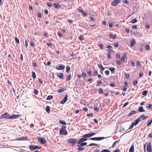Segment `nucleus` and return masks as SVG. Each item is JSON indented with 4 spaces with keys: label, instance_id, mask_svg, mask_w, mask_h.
<instances>
[{
    "label": "nucleus",
    "instance_id": "obj_1",
    "mask_svg": "<svg viewBox=\"0 0 152 152\" xmlns=\"http://www.w3.org/2000/svg\"><path fill=\"white\" fill-rule=\"evenodd\" d=\"M66 127L65 126H63L60 129L59 133L60 135H66L68 134V132L66 129Z\"/></svg>",
    "mask_w": 152,
    "mask_h": 152
},
{
    "label": "nucleus",
    "instance_id": "obj_2",
    "mask_svg": "<svg viewBox=\"0 0 152 152\" xmlns=\"http://www.w3.org/2000/svg\"><path fill=\"white\" fill-rule=\"evenodd\" d=\"M67 141L69 143H72L73 146H75L76 143H78L77 140L75 139H69Z\"/></svg>",
    "mask_w": 152,
    "mask_h": 152
},
{
    "label": "nucleus",
    "instance_id": "obj_3",
    "mask_svg": "<svg viewBox=\"0 0 152 152\" xmlns=\"http://www.w3.org/2000/svg\"><path fill=\"white\" fill-rule=\"evenodd\" d=\"M38 142L41 144H44L47 142V141L45 140V139L41 137H38L37 138Z\"/></svg>",
    "mask_w": 152,
    "mask_h": 152
},
{
    "label": "nucleus",
    "instance_id": "obj_4",
    "mask_svg": "<svg viewBox=\"0 0 152 152\" xmlns=\"http://www.w3.org/2000/svg\"><path fill=\"white\" fill-rule=\"evenodd\" d=\"M96 133H95L91 132L89 133L86 134L84 135L83 137L87 138H90L93 135H95Z\"/></svg>",
    "mask_w": 152,
    "mask_h": 152
},
{
    "label": "nucleus",
    "instance_id": "obj_5",
    "mask_svg": "<svg viewBox=\"0 0 152 152\" xmlns=\"http://www.w3.org/2000/svg\"><path fill=\"white\" fill-rule=\"evenodd\" d=\"M10 115L7 113H6L2 114L1 116V118H4L5 119H9Z\"/></svg>",
    "mask_w": 152,
    "mask_h": 152
},
{
    "label": "nucleus",
    "instance_id": "obj_6",
    "mask_svg": "<svg viewBox=\"0 0 152 152\" xmlns=\"http://www.w3.org/2000/svg\"><path fill=\"white\" fill-rule=\"evenodd\" d=\"M29 147L30 150L31 151H33L34 150L36 149H39L41 148L40 147H39L36 145L33 146L32 145H31L29 146Z\"/></svg>",
    "mask_w": 152,
    "mask_h": 152
},
{
    "label": "nucleus",
    "instance_id": "obj_7",
    "mask_svg": "<svg viewBox=\"0 0 152 152\" xmlns=\"http://www.w3.org/2000/svg\"><path fill=\"white\" fill-rule=\"evenodd\" d=\"M105 137H93L92 138L90 139L91 140H96V141H98V140H102L104 139H105Z\"/></svg>",
    "mask_w": 152,
    "mask_h": 152
},
{
    "label": "nucleus",
    "instance_id": "obj_8",
    "mask_svg": "<svg viewBox=\"0 0 152 152\" xmlns=\"http://www.w3.org/2000/svg\"><path fill=\"white\" fill-rule=\"evenodd\" d=\"M147 148L148 152H152V150L151 149V145L150 142H149L148 143Z\"/></svg>",
    "mask_w": 152,
    "mask_h": 152
},
{
    "label": "nucleus",
    "instance_id": "obj_9",
    "mask_svg": "<svg viewBox=\"0 0 152 152\" xmlns=\"http://www.w3.org/2000/svg\"><path fill=\"white\" fill-rule=\"evenodd\" d=\"M20 115H15L13 114L12 115L9 116V118L10 119H13L15 118H19L20 116Z\"/></svg>",
    "mask_w": 152,
    "mask_h": 152
},
{
    "label": "nucleus",
    "instance_id": "obj_10",
    "mask_svg": "<svg viewBox=\"0 0 152 152\" xmlns=\"http://www.w3.org/2000/svg\"><path fill=\"white\" fill-rule=\"evenodd\" d=\"M120 2V0H114L111 3V4L113 6H115Z\"/></svg>",
    "mask_w": 152,
    "mask_h": 152
},
{
    "label": "nucleus",
    "instance_id": "obj_11",
    "mask_svg": "<svg viewBox=\"0 0 152 152\" xmlns=\"http://www.w3.org/2000/svg\"><path fill=\"white\" fill-rule=\"evenodd\" d=\"M68 95H66L65 96L64 98V99L61 102V103L62 104H64L66 102L68 99Z\"/></svg>",
    "mask_w": 152,
    "mask_h": 152
},
{
    "label": "nucleus",
    "instance_id": "obj_12",
    "mask_svg": "<svg viewBox=\"0 0 152 152\" xmlns=\"http://www.w3.org/2000/svg\"><path fill=\"white\" fill-rule=\"evenodd\" d=\"M16 140H27L28 138L26 137H21L18 138Z\"/></svg>",
    "mask_w": 152,
    "mask_h": 152
},
{
    "label": "nucleus",
    "instance_id": "obj_13",
    "mask_svg": "<svg viewBox=\"0 0 152 152\" xmlns=\"http://www.w3.org/2000/svg\"><path fill=\"white\" fill-rule=\"evenodd\" d=\"M65 68V67L64 65H60L59 66L56 67V69L58 70L64 69Z\"/></svg>",
    "mask_w": 152,
    "mask_h": 152
},
{
    "label": "nucleus",
    "instance_id": "obj_14",
    "mask_svg": "<svg viewBox=\"0 0 152 152\" xmlns=\"http://www.w3.org/2000/svg\"><path fill=\"white\" fill-rule=\"evenodd\" d=\"M88 140L87 138H86V137H83L80 139L79 140V143L80 144L81 142H83L86 141Z\"/></svg>",
    "mask_w": 152,
    "mask_h": 152
},
{
    "label": "nucleus",
    "instance_id": "obj_15",
    "mask_svg": "<svg viewBox=\"0 0 152 152\" xmlns=\"http://www.w3.org/2000/svg\"><path fill=\"white\" fill-rule=\"evenodd\" d=\"M126 58L127 55L126 53H124L123 54V56L121 58V61L122 62H124L125 61V58Z\"/></svg>",
    "mask_w": 152,
    "mask_h": 152
},
{
    "label": "nucleus",
    "instance_id": "obj_16",
    "mask_svg": "<svg viewBox=\"0 0 152 152\" xmlns=\"http://www.w3.org/2000/svg\"><path fill=\"white\" fill-rule=\"evenodd\" d=\"M87 143L86 142H81V143L79 144V142L77 143V144L78 145V147H81L83 146L86 145H87Z\"/></svg>",
    "mask_w": 152,
    "mask_h": 152
},
{
    "label": "nucleus",
    "instance_id": "obj_17",
    "mask_svg": "<svg viewBox=\"0 0 152 152\" xmlns=\"http://www.w3.org/2000/svg\"><path fill=\"white\" fill-rule=\"evenodd\" d=\"M57 75L60 79H63L64 78V74L63 73L57 74Z\"/></svg>",
    "mask_w": 152,
    "mask_h": 152
},
{
    "label": "nucleus",
    "instance_id": "obj_18",
    "mask_svg": "<svg viewBox=\"0 0 152 152\" xmlns=\"http://www.w3.org/2000/svg\"><path fill=\"white\" fill-rule=\"evenodd\" d=\"M140 119L139 118L137 119L135 121L134 123H133L134 126H135L137 125L140 121Z\"/></svg>",
    "mask_w": 152,
    "mask_h": 152
},
{
    "label": "nucleus",
    "instance_id": "obj_19",
    "mask_svg": "<svg viewBox=\"0 0 152 152\" xmlns=\"http://www.w3.org/2000/svg\"><path fill=\"white\" fill-rule=\"evenodd\" d=\"M109 36L111 38H112L113 39L115 38L116 37V35L115 34H113L112 33H110L109 34Z\"/></svg>",
    "mask_w": 152,
    "mask_h": 152
},
{
    "label": "nucleus",
    "instance_id": "obj_20",
    "mask_svg": "<svg viewBox=\"0 0 152 152\" xmlns=\"http://www.w3.org/2000/svg\"><path fill=\"white\" fill-rule=\"evenodd\" d=\"M137 111L135 110H133L131 111L130 113L129 114V116H130L134 114L137 113Z\"/></svg>",
    "mask_w": 152,
    "mask_h": 152
},
{
    "label": "nucleus",
    "instance_id": "obj_21",
    "mask_svg": "<svg viewBox=\"0 0 152 152\" xmlns=\"http://www.w3.org/2000/svg\"><path fill=\"white\" fill-rule=\"evenodd\" d=\"M135 43V41L134 39H132L130 42V45L132 47L134 46V43Z\"/></svg>",
    "mask_w": 152,
    "mask_h": 152
},
{
    "label": "nucleus",
    "instance_id": "obj_22",
    "mask_svg": "<svg viewBox=\"0 0 152 152\" xmlns=\"http://www.w3.org/2000/svg\"><path fill=\"white\" fill-rule=\"evenodd\" d=\"M138 111L140 112H145V110L144 109L143 107L141 106L139 107Z\"/></svg>",
    "mask_w": 152,
    "mask_h": 152
},
{
    "label": "nucleus",
    "instance_id": "obj_23",
    "mask_svg": "<svg viewBox=\"0 0 152 152\" xmlns=\"http://www.w3.org/2000/svg\"><path fill=\"white\" fill-rule=\"evenodd\" d=\"M147 118H149V116H145L144 115H141L140 118V119L141 118L143 120H144L146 119Z\"/></svg>",
    "mask_w": 152,
    "mask_h": 152
},
{
    "label": "nucleus",
    "instance_id": "obj_24",
    "mask_svg": "<svg viewBox=\"0 0 152 152\" xmlns=\"http://www.w3.org/2000/svg\"><path fill=\"white\" fill-rule=\"evenodd\" d=\"M134 145H132L129 149V152H134Z\"/></svg>",
    "mask_w": 152,
    "mask_h": 152
},
{
    "label": "nucleus",
    "instance_id": "obj_25",
    "mask_svg": "<svg viewBox=\"0 0 152 152\" xmlns=\"http://www.w3.org/2000/svg\"><path fill=\"white\" fill-rule=\"evenodd\" d=\"M46 110L48 113H50V110L49 106H47L46 107Z\"/></svg>",
    "mask_w": 152,
    "mask_h": 152
},
{
    "label": "nucleus",
    "instance_id": "obj_26",
    "mask_svg": "<svg viewBox=\"0 0 152 152\" xmlns=\"http://www.w3.org/2000/svg\"><path fill=\"white\" fill-rule=\"evenodd\" d=\"M71 78V75L70 74L66 77L67 81L70 80Z\"/></svg>",
    "mask_w": 152,
    "mask_h": 152
},
{
    "label": "nucleus",
    "instance_id": "obj_27",
    "mask_svg": "<svg viewBox=\"0 0 152 152\" xmlns=\"http://www.w3.org/2000/svg\"><path fill=\"white\" fill-rule=\"evenodd\" d=\"M66 90V89H65L64 88L60 89L58 90V92L59 93H61V92L64 91Z\"/></svg>",
    "mask_w": 152,
    "mask_h": 152
},
{
    "label": "nucleus",
    "instance_id": "obj_28",
    "mask_svg": "<svg viewBox=\"0 0 152 152\" xmlns=\"http://www.w3.org/2000/svg\"><path fill=\"white\" fill-rule=\"evenodd\" d=\"M59 122L61 124L63 125H66V122L65 121L63 120H60L59 121Z\"/></svg>",
    "mask_w": 152,
    "mask_h": 152
},
{
    "label": "nucleus",
    "instance_id": "obj_29",
    "mask_svg": "<svg viewBox=\"0 0 152 152\" xmlns=\"http://www.w3.org/2000/svg\"><path fill=\"white\" fill-rule=\"evenodd\" d=\"M148 93V91H144L142 92V94L143 95L146 96L147 95Z\"/></svg>",
    "mask_w": 152,
    "mask_h": 152
},
{
    "label": "nucleus",
    "instance_id": "obj_30",
    "mask_svg": "<svg viewBox=\"0 0 152 152\" xmlns=\"http://www.w3.org/2000/svg\"><path fill=\"white\" fill-rule=\"evenodd\" d=\"M98 66L99 68H100L102 71L104 70V68L103 66L102 65L99 64L98 65Z\"/></svg>",
    "mask_w": 152,
    "mask_h": 152
},
{
    "label": "nucleus",
    "instance_id": "obj_31",
    "mask_svg": "<svg viewBox=\"0 0 152 152\" xmlns=\"http://www.w3.org/2000/svg\"><path fill=\"white\" fill-rule=\"evenodd\" d=\"M54 6L56 8H58L60 7V5L58 4H54Z\"/></svg>",
    "mask_w": 152,
    "mask_h": 152
},
{
    "label": "nucleus",
    "instance_id": "obj_32",
    "mask_svg": "<svg viewBox=\"0 0 152 152\" xmlns=\"http://www.w3.org/2000/svg\"><path fill=\"white\" fill-rule=\"evenodd\" d=\"M87 76L85 72H83L82 73V76L83 78H86Z\"/></svg>",
    "mask_w": 152,
    "mask_h": 152
},
{
    "label": "nucleus",
    "instance_id": "obj_33",
    "mask_svg": "<svg viewBox=\"0 0 152 152\" xmlns=\"http://www.w3.org/2000/svg\"><path fill=\"white\" fill-rule=\"evenodd\" d=\"M137 20L136 19H134L131 21V23H135L137 22Z\"/></svg>",
    "mask_w": 152,
    "mask_h": 152
},
{
    "label": "nucleus",
    "instance_id": "obj_34",
    "mask_svg": "<svg viewBox=\"0 0 152 152\" xmlns=\"http://www.w3.org/2000/svg\"><path fill=\"white\" fill-rule=\"evenodd\" d=\"M53 96L51 95H49L47 97L46 99L48 100H50L52 98Z\"/></svg>",
    "mask_w": 152,
    "mask_h": 152
},
{
    "label": "nucleus",
    "instance_id": "obj_35",
    "mask_svg": "<svg viewBox=\"0 0 152 152\" xmlns=\"http://www.w3.org/2000/svg\"><path fill=\"white\" fill-rule=\"evenodd\" d=\"M70 67L69 66H66V72H68L70 70Z\"/></svg>",
    "mask_w": 152,
    "mask_h": 152
},
{
    "label": "nucleus",
    "instance_id": "obj_36",
    "mask_svg": "<svg viewBox=\"0 0 152 152\" xmlns=\"http://www.w3.org/2000/svg\"><path fill=\"white\" fill-rule=\"evenodd\" d=\"M32 76L34 79L36 77V75L34 72H32Z\"/></svg>",
    "mask_w": 152,
    "mask_h": 152
},
{
    "label": "nucleus",
    "instance_id": "obj_37",
    "mask_svg": "<svg viewBox=\"0 0 152 152\" xmlns=\"http://www.w3.org/2000/svg\"><path fill=\"white\" fill-rule=\"evenodd\" d=\"M150 45H147L145 46V48L146 49L148 50H150Z\"/></svg>",
    "mask_w": 152,
    "mask_h": 152
},
{
    "label": "nucleus",
    "instance_id": "obj_38",
    "mask_svg": "<svg viewBox=\"0 0 152 152\" xmlns=\"http://www.w3.org/2000/svg\"><path fill=\"white\" fill-rule=\"evenodd\" d=\"M109 69L112 72H114V71L115 70V68H110Z\"/></svg>",
    "mask_w": 152,
    "mask_h": 152
},
{
    "label": "nucleus",
    "instance_id": "obj_39",
    "mask_svg": "<svg viewBox=\"0 0 152 152\" xmlns=\"http://www.w3.org/2000/svg\"><path fill=\"white\" fill-rule=\"evenodd\" d=\"M79 39L81 40H83L84 39V37L82 36H80L79 37Z\"/></svg>",
    "mask_w": 152,
    "mask_h": 152
},
{
    "label": "nucleus",
    "instance_id": "obj_40",
    "mask_svg": "<svg viewBox=\"0 0 152 152\" xmlns=\"http://www.w3.org/2000/svg\"><path fill=\"white\" fill-rule=\"evenodd\" d=\"M152 107V104H148L147 105L146 107L148 108H150Z\"/></svg>",
    "mask_w": 152,
    "mask_h": 152
},
{
    "label": "nucleus",
    "instance_id": "obj_41",
    "mask_svg": "<svg viewBox=\"0 0 152 152\" xmlns=\"http://www.w3.org/2000/svg\"><path fill=\"white\" fill-rule=\"evenodd\" d=\"M152 123V119H151L149 122H148L147 124V125L148 126H149Z\"/></svg>",
    "mask_w": 152,
    "mask_h": 152
},
{
    "label": "nucleus",
    "instance_id": "obj_42",
    "mask_svg": "<svg viewBox=\"0 0 152 152\" xmlns=\"http://www.w3.org/2000/svg\"><path fill=\"white\" fill-rule=\"evenodd\" d=\"M85 149L84 148H80L79 147L78 148V150L79 151H82L83 150H84Z\"/></svg>",
    "mask_w": 152,
    "mask_h": 152
},
{
    "label": "nucleus",
    "instance_id": "obj_43",
    "mask_svg": "<svg viewBox=\"0 0 152 152\" xmlns=\"http://www.w3.org/2000/svg\"><path fill=\"white\" fill-rule=\"evenodd\" d=\"M47 5L49 7H51L53 6V5L51 3L49 2L47 3Z\"/></svg>",
    "mask_w": 152,
    "mask_h": 152
},
{
    "label": "nucleus",
    "instance_id": "obj_44",
    "mask_svg": "<svg viewBox=\"0 0 152 152\" xmlns=\"http://www.w3.org/2000/svg\"><path fill=\"white\" fill-rule=\"evenodd\" d=\"M117 142H118V141H116L113 143V145H112L113 147H114L116 145V144L117 143Z\"/></svg>",
    "mask_w": 152,
    "mask_h": 152
},
{
    "label": "nucleus",
    "instance_id": "obj_45",
    "mask_svg": "<svg viewBox=\"0 0 152 152\" xmlns=\"http://www.w3.org/2000/svg\"><path fill=\"white\" fill-rule=\"evenodd\" d=\"M101 152H110V151L107 149H104L102 150Z\"/></svg>",
    "mask_w": 152,
    "mask_h": 152
},
{
    "label": "nucleus",
    "instance_id": "obj_46",
    "mask_svg": "<svg viewBox=\"0 0 152 152\" xmlns=\"http://www.w3.org/2000/svg\"><path fill=\"white\" fill-rule=\"evenodd\" d=\"M98 145L97 144H95V143H91L90 144H89L88 146H93V145Z\"/></svg>",
    "mask_w": 152,
    "mask_h": 152
},
{
    "label": "nucleus",
    "instance_id": "obj_47",
    "mask_svg": "<svg viewBox=\"0 0 152 152\" xmlns=\"http://www.w3.org/2000/svg\"><path fill=\"white\" fill-rule=\"evenodd\" d=\"M83 110L85 112H87L88 110V108L86 107H83Z\"/></svg>",
    "mask_w": 152,
    "mask_h": 152
},
{
    "label": "nucleus",
    "instance_id": "obj_48",
    "mask_svg": "<svg viewBox=\"0 0 152 152\" xmlns=\"http://www.w3.org/2000/svg\"><path fill=\"white\" fill-rule=\"evenodd\" d=\"M125 75L126 76V78L128 79L129 77V75L127 73H125Z\"/></svg>",
    "mask_w": 152,
    "mask_h": 152
},
{
    "label": "nucleus",
    "instance_id": "obj_49",
    "mask_svg": "<svg viewBox=\"0 0 152 152\" xmlns=\"http://www.w3.org/2000/svg\"><path fill=\"white\" fill-rule=\"evenodd\" d=\"M15 41L17 43H18V44L19 43V40L16 37L15 38Z\"/></svg>",
    "mask_w": 152,
    "mask_h": 152
},
{
    "label": "nucleus",
    "instance_id": "obj_50",
    "mask_svg": "<svg viewBox=\"0 0 152 152\" xmlns=\"http://www.w3.org/2000/svg\"><path fill=\"white\" fill-rule=\"evenodd\" d=\"M107 56L108 58L109 59L111 58V54L109 53H108L107 54Z\"/></svg>",
    "mask_w": 152,
    "mask_h": 152
},
{
    "label": "nucleus",
    "instance_id": "obj_51",
    "mask_svg": "<svg viewBox=\"0 0 152 152\" xmlns=\"http://www.w3.org/2000/svg\"><path fill=\"white\" fill-rule=\"evenodd\" d=\"M140 65V62L138 60L137 62V66H138Z\"/></svg>",
    "mask_w": 152,
    "mask_h": 152
},
{
    "label": "nucleus",
    "instance_id": "obj_52",
    "mask_svg": "<svg viewBox=\"0 0 152 152\" xmlns=\"http://www.w3.org/2000/svg\"><path fill=\"white\" fill-rule=\"evenodd\" d=\"M103 93V89L102 88H100L99 89V93L102 94Z\"/></svg>",
    "mask_w": 152,
    "mask_h": 152
},
{
    "label": "nucleus",
    "instance_id": "obj_53",
    "mask_svg": "<svg viewBox=\"0 0 152 152\" xmlns=\"http://www.w3.org/2000/svg\"><path fill=\"white\" fill-rule=\"evenodd\" d=\"M114 46L115 48H117L118 47L119 45L117 43H114Z\"/></svg>",
    "mask_w": 152,
    "mask_h": 152
},
{
    "label": "nucleus",
    "instance_id": "obj_54",
    "mask_svg": "<svg viewBox=\"0 0 152 152\" xmlns=\"http://www.w3.org/2000/svg\"><path fill=\"white\" fill-rule=\"evenodd\" d=\"M132 28L134 29H137V27L136 25H134L132 26Z\"/></svg>",
    "mask_w": 152,
    "mask_h": 152
},
{
    "label": "nucleus",
    "instance_id": "obj_55",
    "mask_svg": "<svg viewBox=\"0 0 152 152\" xmlns=\"http://www.w3.org/2000/svg\"><path fill=\"white\" fill-rule=\"evenodd\" d=\"M34 93L36 94H37L38 93V91L37 90L35 89L34 91Z\"/></svg>",
    "mask_w": 152,
    "mask_h": 152
},
{
    "label": "nucleus",
    "instance_id": "obj_56",
    "mask_svg": "<svg viewBox=\"0 0 152 152\" xmlns=\"http://www.w3.org/2000/svg\"><path fill=\"white\" fill-rule=\"evenodd\" d=\"M47 45L49 47L52 45V44L51 42L47 43Z\"/></svg>",
    "mask_w": 152,
    "mask_h": 152
},
{
    "label": "nucleus",
    "instance_id": "obj_57",
    "mask_svg": "<svg viewBox=\"0 0 152 152\" xmlns=\"http://www.w3.org/2000/svg\"><path fill=\"white\" fill-rule=\"evenodd\" d=\"M78 10L80 12H83V11L81 8H79Z\"/></svg>",
    "mask_w": 152,
    "mask_h": 152
},
{
    "label": "nucleus",
    "instance_id": "obj_58",
    "mask_svg": "<svg viewBox=\"0 0 152 152\" xmlns=\"http://www.w3.org/2000/svg\"><path fill=\"white\" fill-rule=\"evenodd\" d=\"M129 104V102H126L124 105L123 106V107H124L126 106L128 104Z\"/></svg>",
    "mask_w": 152,
    "mask_h": 152
},
{
    "label": "nucleus",
    "instance_id": "obj_59",
    "mask_svg": "<svg viewBox=\"0 0 152 152\" xmlns=\"http://www.w3.org/2000/svg\"><path fill=\"white\" fill-rule=\"evenodd\" d=\"M98 46L101 48H103V45L101 43L99 44Z\"/></svg>",
    "mask_w": 152,
    "mask_h": 152
},
{
    "label": "nucleus",
    "instance_id": "obj_60",
    "mask_svg": "<svg viewBox=\"0 0 152 152\" xmlns=\"http://www.w3.org/2000/svg\"><path fill=\"white\" fill-rule=\"evenodd\" d=\"M134 126V125L133 124V123H132L130 127L129 128V129H132L133 128Z\"/></svg>",
    "mask_w": 152,
    "mask_h": 152
},
{
    "label": "nucleus",
    "instance_id": "obj_61",
    "mask_svg": "<svg viewBox=\"0 0 152 152\" xmlns=\"http://www.w3.org/2000/svg\"><path fill=\"white\" fill-rule=\"evenodd\" d=\"M38 80L40 84H42L43 81L42 80H41L40 78H38Z\"/></svg>",
    "mask_w": 152,
    "mask_h": 152
},
{
    "label": "nucleus",
    "instance_id": "obj_62",
    "mask_svg": "<svg viewBox=\"0 0 152 152\" xmlns=\"http://www.w3.org/2000/svg\"><path fill=\"white\" fill-rule=\"evenodd\" d=\"M110 72L108 70H106L105 71V74L107 75H109V74Z\"/></svg>",
    "mask_w": 152,
    "mask_h": 152
},
{
    "label": "nucleus",
    "instance_id": "obj_63",
    "mask_svg": "<svg viewBox=\"0 0 152 152\" xmlns=\"http://www.w3.org/2000/svg\"><path fill=\"white\" fill-rule=\"evenodd\" d=\"M133 83L134 85H135L137 83V80L134 81H133Z\"/></svg>",
    "mask_w": 152,
    "mask_h": 152
},
{
    "label": "nucleus",
    "instance_id": "obj_64",
    "mask_svg": "<svg viewBox=\"0 0 152 152\" xmlns=\"http://www.w3.org/2000/svg\"><path fill=\"white\" fill-rule=\"evenodd\" d=\"M116 62L118 64V65L121 64V62H120V61L119 60H118L116 61Z\"/></svg>",
    "mask_w": 152,
    "mask_h": 152
}]
</instances>
